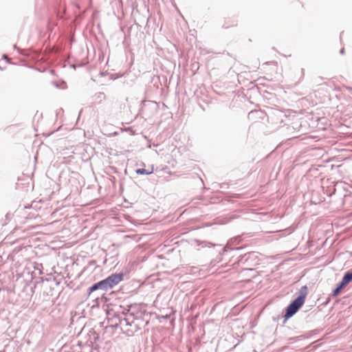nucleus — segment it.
Listing matches in <instances>:
<instances>
[{"mask_svg": "<svg viewBox=\"0 0 352 352\" xmlns=\"http://www.w3.org/2000/svg\"><path fill=\"white\" fill-rule=\"evenodd\" d=\"M98 289H106L105 286L104 285L103 280H101L96 284H94L93 286L89 287V294H91L94 291Z\"/></svg>", "mask_w": 352, "mask_h": 352, "instance_id": "nucleus-3", "label": "nucleus"}, {"mask_svg": "<svg viewBox=\"0 0 352 352\" xmlns=\"http://www.w3.org/2000/svg\"><path fill=\"white\" fill-rule=\"evenodd\" d=\"M123 279V274H113L107 277L106 279L102 280L106 289L108 288H112L115 285H118Z\"/></svg>", "mask_w": 352, "mask_h": 352, "instance_id": "nucleus-2", "label": "nucleus"}, {"mask_svg": "<svg viewBox=\"0 0 352 352\" xmlns=\"http://www.w3.org/2000/svg\"><path fill=\"white\" fill-rule=\"evenodd\" d=\"M346 285L343 283L342 281H341V283H340V285L334 289L333 292V294L334 296H338L340 291L346 286Z\"/></svg>", "mask_w": 352, "mask_h": 352, "instance_id": "nucleus-5", "label": "nucleus"}, {"mask_svg": "<svg viewBox=\"0 0 352 352\" xmlns=\"http://www.w3.org/2000/svg\"><path fill=\"white\" fill-rule=\"evenodd\" d=\"M307 293L302 294L298 296L295 300H294L287 307V312L285 315L286 319L292 317L295 314L298 310L302 306L305 302Z\"/></svg>", "mask_w": 352, "mask_h": 352, "instance_id": "nucleus-1", "label": "nucleus"}, {"mask_svg": "<svg viewBox=\"0 0 352 352\" xmlns=\"http://www.w3.org/2000/svg\"><path fill=\"white\" fill-rule=\"evenodd\" d=\"M342 281L346 285L349 284L350 282L352 281V270L346 272L344 274Z\"/></svg>", "mask_w": 352, "mask_h": 352, "instance_id": "nucleus-4", "label": "nucleus"}, {"mask_svg": "<svg viewBox=\"0 0 352 352\" xmlns=\"http://www.w3.org/2000/svg\"><path fill=\"white\" fill-rule=\"evenodd\" d=\"M136 173L138 174H142H142L148 175V174H151L152 173V171H147L144 168H139L136 170Z\"/></svg>", "mask_w": 352, "mask_h": 352, "instance_id": "nucleus-6", "label": "nucleus"}]
</instances>
